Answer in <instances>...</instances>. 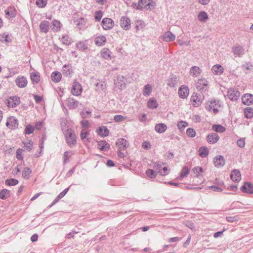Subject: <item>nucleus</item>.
I'll use <instances>...</instances> for the list:
<instances>
[{"label":"nucleus","mask_w":253,"mask_h":253,"mask_svg":"<svg viewBox=\"0 0 253 253\" xmlns=\"http://www.w3.org/2000/svg\"><path fill=\"white\" fill-rule=\"evenodd\" d=\"M186 133L189 136L194 137L196 136V132L194 129L188 128L186 130Z\"/></svg>","instance_id":"obj_56"},{"label":"nucleus","mask_w":253,"mask_h":253,"mask_svg":"<svg viewBox=\"0 0 253 253\" xmlns=\"http://www.w3.org/2000/svg\"><path fill=\"white\" fill-rule=\"evenodd\" d=\"M244 115L247 118L253 117V109L251 107H247L244 109Z\"/></svg>","instance_id":"obj_41"},{"label":"nucleus","mask_w":253,"mask_h":253,"mask_svg":"<svg viewBox=\"0 0 253 253\" xmlns=\"http://www.w3.org/2000/svg\"><path fill=\"white\" fill-rule=\"evenodd\" d=\"M101 57L106 60H110L112 58V52L107 48H103L100 51Z\"/></svg>","instance_id":"obj_18"},{"label":"nucleus","mask_w":253,"mask_h":253,"mask_svg":"<svg viewBox=\"0 0 253 253\" xmlns=\"http://www.w3.org/2000/svg\"><path fill=\"white\" fill-rule=\"evenodd\" d=\"M32 173V170L29 168H25L22 171V176L25 179H29V175Z\"/></svg>","instance_id":"obj_45"},{"label":"nucleus","mask_w":253,"mask_h":253,"mask_svg":"<svg viewBox=\"0 0 253 253\" xmlns=\"http://www.w3.org/2000/svg\"><path fill=\"white\" fill-rule=\"evenodd\" d=\"M238 146L241 148L244 147L245 145V138H242L238 139L237 141Z\"/></svg>","instance_id":"obj_59"},{"label":"nucleus","mask_w":253,"mask_h":253,"mask_svg":"<svg viewBox=\"0 0 253 253\" xmlns=\"http://www.w3.org/2000/svg\"><path fill=\"white\" fill-rule=\"evenodd\" d=\"M67 105L70 108L74 109L78 107V102L72 98H69L67 100Z\"/></svg>","instance_id":"obj_32"},{"label":"nucleus","mask_w":253,"mask_h":253,"mask_svg":"<svg viewBox=\"0 0 253 253\" xmlns=\"http://www.w3.org/2000/svg\"><path fill=\"white\" fill-rule=\"evenodd\" d=\"M10 191L4 189L0 192V199H5L9 196Z\"/></svg>","instance_id":"obj_44"},{"label":"nucleus","mask_w":253,"mask_h":253,"mask_svg":"<svg viewBox=\"0 0 253 253\" xmlns=\"http://www.w3.org/2000/svg\"><path fill=\"white\" fill-rule=\"evenodd\" d=\"M16 158L20 160H23V150L22 149L19 148L17 150Z\"/></svg>","instance_id":"obj_58"},{"label":"nucleus","mask_w":253,"mask_h":253,"mask_svg":"<svg viewBox=\"0 0 253 253\" xmlns=\"http://www.w3.org/2000/svg\"><path fill=\"white\" fill-rule=\"evenodd\" d=\"M152 91V87L149 84L145 85L143 94L145 96H149L150 95Z\"/></svg>","instance_id":"obj_46"},{"label":"nucleus","mask_w":253,"mask_h":253,"mask_svg":"<svg viewBox=\"0 0 253 253\" xmlns=\"http://www.w3.org/2000/svg\"><path fill=\"white\" fill-rule=\"evenodd\" d=\"M120 26L125 30L129 29L131 25V21L127 17H122L120 20Z\"/></svg>","instance_id":"obj_9"},{"label":"nucleus","mask_w":253,"mask_h":253,"mask_svg":"<svg viewBox=\"0 0 253 253\" xmlns=\"http://www.w3.org/2000/svg\"><path fill=\"white\" fill-rule=\"evenodd\" d=\"M18 121L14 117H9L7 118L6 125L10 129H13L18 126Z\"/></svg>","instance_id":"obj_10"},{"label":"nucleus","mask_w":253,"mask_h":253,"mask_svg":"<svg viewBox=\"0 0 253 253\" xmlns=\"http://www.w3.org/2000/svg\"><path fill=\"white\" fill-rule=\"evenodd\" d=\"M16 10L15 8L9 7L5 10L6 16L8 18L14 17L15 16Z\"/></svg>","instance_id":"obj_36"},{"label":"nucleus","mask_w":253,"mask_h":253,"mask_svg":"<svg viewBox=\"0 0 253 253\" xmlns=\"http://www.w3.org/2000/svg\"><path fill=\"white\" fill-rule=\"evenodd\" d=\"M135 28L136 31H143L145 28V24L144 22L141 20H137L135 23Z\"/></svg>","instance_id":"obj_35"},{"label":"nucleus","mask_w":253,"mask_h":253,"mask_svg":"<svg viewBox=\"0 0 253 253\" xmlns=\"http://www.w3.org/2000/svg\"><path fill=\"white\" fill-rule=\"evenodd\" d=\"M97 132L100 136L102 137H105L108 135L109 131L106 126H103L99 127L97 128Z\"/></svg>","instance_id":"obj_24"},{"label":"nucleus","mask_w":253,"mask_h":253,"mask_svg":"<svg viewBox=\"0 0 253 253\" xmlns=\"http://www.w3.org/2000/svg\"><path fill=\"white\" fill-rule=\"evenodd\" d=\"M243 103L247 105L253 103V95L251 94H246L242 97Z\"/></svg>","instance_id":"obj_19"},{"label":"nucleus","mask_w":253,"mask_h":253,"mask_svg":"<svg viewBox=\"0 0 253 253\" xmlns=\"http://www.w3.org/2000/svg\"><path fill=\"white\" fill-rule=\"evenodd\" d=\"M51 79L53 82L59 83L62 79V75L59 72L54 71L51 75Z\"/></svg>","instance_id":"obj_25"},{"label":"nucleus","mask_w":253,"mask_h":253,"mask_svg":"<svg viewBox=\"0 0 253 253\" xmlns=\"http://www.w3.org/2000/svg\"><path fill=\"white\" fill-rule=\"evenodd\" d=\"M212 71L214 75H220L223 72V68L221 65L216 64L212 67Z\"/></svg>","instance_id":"obj_27"},{"label":"nucleus","mask_w":253,"mask_h":253,"mask_svg":"<svg viewBox=\"0 0 253 253\" xmlns=\"http://www.w3.org/2000/svg\"><path fill=\"white\" fill-rule=\"evenodd\" d=\"M188 126V123L183 121L179 122L177 124V127L180 131L183 130L185 127L187 126Z\"/></svg>","instance_id":"obj_53"},{"label":"nucleus","mask_w":253,"mask_h":253,"mask_svg":"<svg viewBox=\"0 0 253 253\" xmlns=\"http://www.w3.org/2000/svg\"><path fill=\"white\" fill-rule=\"evenodd\" d=\"M179 97L182 99L186 98L189 94V90L188 87L185 85H181L178 90Z\"/></svg>","instance_id":"obj_11"},{"label":"nucleus","mask_w":253,"mask_h":253,"mask_svg":"<svg viewBox=\"0 0 253 253\" xmlns=\"http://www.w3.org/2000/svg\"><path fill=\"white\" fill-rule=\"evenodd\" d=\"M68 190L69 188H67L61 192L57 196L56 201H57L59 199L62 198L66 195Z\"/></svg>","instance_id":"obj_62"},{"label":"nucleus","mask_w":253,"mask_h":253,"mask_svg":"<svg viewBox=\"0 0 253 253\" xmlns=\"http://www.w3.org/2000/svg\"><path fill=\"white\" fill-rule=\"evenodd\" d=\"M212 129L217 132H223L225 131L226 128L224 126L220 125H214L212 126Z\"/></svg>","instance_id":"obj_40"},{"label":"nucleus","mask_w":253,"mask_h":253,"mask_svg":"<svg viewBox=\"0 0 253 253\" xmlns=\"http://www.w3.org/2000/svg\"><path fill=\"white\" fill-rule=\"evenodd\" d=\"M83 91L82 85L78 82H75L72 85L71 89L72 94L76 96H80Z\"/></svg>","instance_id":"obj_5"},{"label":"nucleus","mask_w":253,"mask_h":253,"mask_svg":"<svg viewBox=\"0 0 253 253\" xmlns=\"http://www.w3.org/2000/svg\"><path fill=\"white\" fill-rule=\"evenodd\" d=\"M114 25V21L111 18H104L102 21V26L103 28L105 30L112 29Z\"/></svg>","instance_id":"obj_7"},{"label":"nucleus","mask_w":253,"mask_h":253,"mask_svg":"<svg viewBox=\"0 0 253 253\" xmlns=\"http://www.w3.org/2000/svg\"><path fill=\"white\" fill-rule=\"evenodd\" d=\"M191 175L194 185H200L205 181L204 178V170L200 166H196L193 168L192 169Z\"/></svg>","instance_id":"obj_1"},{"label":"nucleus","mask_w":253,"mask_h":253,"mask_svg":"<svg viewBox=\"0 0 253 253\" xmlns=\"http://www.w3.org/2000/svg\"><path fill=\"white\" fill-rule=\"evenodd\" d=\"M40 28L42 32L46 33L49 29V23L47 21L42 22L40 25Z\"/></svg>","instance_id":"obj_30"},{"label":"nucleus","mask_w":253,"mask_h":253,"mask_svg":"<svg viewBox=\"0 0 253 253\" xmlns=\"http://www.w3.org/2000/svg\"><path fill=\"white\" fill-rule=\"evenodd\" d=\"M6 185L8 186H14L17 185L19 181L18 180L14 178L7 179L5 181Z\"/></svg>","instance_id":"obj_47"},{"label":"nucleus","mask_w":253,"mask_h":253,"mask_svg":"<svg viewBox=\"0 0 253 253\" xmlns=\"http://www.w3.org/2000/svg\"><path fill=\"white\" fill-rule=\"evenodd\" d=\"M16 85L20 87H25L28 83L27 79L24 76H19L15 80Z\"/></svg>","instance_id":"obj_13"},{"label":"nucleus","mask_w":253,"mask_h":253,"mask_svg":"<svg viewBox=\"0 0 253 253\" xmlns=\"http://www.w3.org/2000/svg\"><path fill=\"white\" fill-rule=\"evenodd\" d=\"M162 165L159 163H155L154 168L158 170V172L162 176H165L169 174V169L167 167H164L163 169H161Z\"/></svg>","instance_id":"obj_14"},{"label":"nucleus","mask_w":253,"mask_h":253,"mask_svg":"<svg viewBox=\"0 0 253 253\" xmlns=\"http://www.w3.org/2000/svg\"><path fill=\"white\" fill-rule=\"evenodd\" d=\"M230 177L233 181H239L241 180V174L239 170L234 169L231 171Z\"/></svg>","instance_id":"obj_23"},{"label":"nucleus","mask_w":253,"mask_h":253,"mask_svg":"<svg viewBox=\"0 0 253 253\" xmlns=\"http://www.w3.org/2000/svg\"><path fill=\"white\" fill-rule=\"evenodd\" d=\"M66 142L69 147L72 148L77 144V136L75 131L72 129H68L64 132Z\"/></svg>","instance_id":"obj_2"},{"label":"nucleus","mask_w":253,"mask_h":253,"mask_svg":"<svg viewBox=\"0 0 253 253\" xmlns=\"http://www.w3.org/2000/svg\"><path fill=\"white\" fill-rule=\"evenodd\" d=\"M61 41L63 44L69 45L71 43V40L68 36H63L61 38Z\"/></svg>","instance_id":"obj_51"},{"label":"nucleus","mask_w":253,"mask_h":253,"mask_svg":"<svg viewBox=\"0 0 253 253\" xmlns=\"http://www.w3.org/2000/svg\"><path fill=\"white\" fill-rule=\"evenodd\" d=\"M77 26L80 29H84L85 27L86 21L84 18H81L77 21Z\"/></svg>","instance_id":"obj_43"},{"label":"nucleus","mask_w":253,"mask_h":253,"mask_svg":"<svg viewBox=\"0 0 253 253\" xmlns=\"http://www.w3.org/2000/svg\"><path fill=\"white\" fill-rule=\"evenodd\" d=\"M142 146L145 149H149L151 148V145L149 142L145 141L142 143Z\"/></svg>","instance_id":"obj_63"},{"label":"nucleus","mask_w":253,"mask_h":253,"mask_svg":"<svg viewBox=\"0 0 253 253\" xmlns=\"http://www.w3.org/2000/svg\"><path fill=\"white\" fill-rule=\"evenodd\" d=\"M90 132L89 129L82 128L80 133V138L84 142H85V140L86 139V140L89 142V139L87 138V136L89 135Z\"/></svg>","instance_id":"obj_28"},{"label":"nucleus","mask_w":253,"mask_h":253,"mask_svg":"<svg viewBox=\"0 0 253 253\" xmlns=\"http://www.w3.org/2000/svg\"><path fill=\"white\" fill-rule=\"evenodd\" d=\"M114 120L117 122L124 121L126 120V118L122 115H116L114 116Z\"/></svg>","instance_id":"obj_64"},{"label":"nucleus","mask_w":253,"mask_h":253,"mask_svg":"<svg viewBox=\"0 0 253 253\" xmlns=\"http://www.w3.org/2000/svg\"><path fill=\"white\" fill-rule=\"evenodd\" d=\"M72 72V71L71 68L69 67L68 66L64 65L63 67L62 72L65 76H67L68 75H70L71 74Z\"/></svg>","instance_id":"obj_50"},{"label":"nucleus","mask_w":253,"mask_h":253,"mask_svg":"<svg viewBox=\"0 0 253 253\" xmlns=\"http://www.w3.org/2000/svg\"><path fill=\"white\" fill-rule=\"evenodd\" d=\"M107 42L106 37L103 35H99L94 39L95 44L97 46H102L105 44Z\"/></svg>","instance_id":"obj_17"},{"label":"nucleus","mask_w":253,"mask_h":253,"mask_svg":"<svg viewBox=\"0 0 253 253\" xmlns=\"http://www.w3.org/2000/svg\"><path fill=\"white\" fill-rule=\"evenodd\" d=\"M116 144L118 147V150L124 151L128 146V142L124 138H119L117 140Z\"/></svg>","instance_id":"obj_8"},{"label":"nucleus","mask_w":253,"mask_h":253,"mask_svg":"<svg viewBox=\"0 0 253 253\" xmlns=\"http://www.w3.org/2000/svg\"><path fill=\"white\" fill-rule=\"evenodd\" d=\"M175 36L170 32H167L163 36V39L166 42H170L174 40Z\"/></svg>","instance_id":"obj_29"},{"label":"nucleus","mask_w":253,"mask_h":253,"mask_svg":"<svg viewBox=\"0 0 253 253\" xmlns=\"http://www.w3.org/2000/svg\"><path fill=\"white\" fill-rule=\"evenodd\" d=\"M73 152L71 151H68L64 153L63 159L64 163H66L72 156Z\"/></svg>","instance_id":"obj_49"},{"label":"nucleus","mask_w":253,"mask_h":253,"mask_svg":"<svg viewBox=\"0 0 253 253\" xmlns=\"http://www.w3.org/2000/svg\"><path fill=\"white\" fill-rule=\"evenodd\" d=\"M201 73V69L199 67L197 66H194L191 68L190 71V75L193 77H197Z\"/></svg>","instance_id":"obj_37"},{"label":"nucleus","mask_w":253,"mask_h":253,"mask_svg":"<svg viewBox=\"0 0 253 253\" xmlns=\"http://www.w3.org/2000/svg\"><path fill=\"white\" fill-rule=\"evenodd\" d=\"M213 162L214 166L216 167H221L224 165L225 160L223 156L218 155L216 156L213 159Z\"/></svg>","instance_id":"obj_15"},{"label":"nucleus","mask_w":253,"mask_h":253,"mask_svg":"<svg viewBox=\"0 0 253 253\" xmlns=\"http://www.w3.org/2000/svg\"><path fill=\"white\" fill-rule=\"evenodd\" d=\"M167 129V126L164 123L158 124L155 126V129L156 131L159 133L165 132Z\"/></svg>","instance_id":"obj_26"},{"label":"nucleus","mask_w":253,"mask_h":253,"mask_svg":"<svg viewBox=\"0 0 253 253\" xmlns=\"http://www.w3.org/2000/svg\"><path fill=\"white\" fill-rule=\"evenodd\" d=\"M158 106L157 102L156 99L153 98H150L147 102V106L151 109L157 108Z\"/></svg>","instance_id":"obj_38"},{"label":"nucleus","mask_w":253,"mask_h":253,"mask_svg":"<svg viewBox=\"0 0 253 253\" xmlns=\"http://www.w3.org/2000/svg\"><path fill=\"white\" fill-rule=\"evenodd\" d=\"M81 124L82 126V129L85 128L88 129L89 127V123L87 120H83L81 122Z\"/></svg>","instance_id":"obj_61"},{"label":"nucleus","mask_w":253,"mask_h":253,"mask_svg":"<svg viewBox=\"0 0 253 253\" xmlns=\"http://www.w3.org/2000/svg\"><path fill=\"white\" fill-rule=\"evenodd\" d=\"M40 75L37 72H33L30 73V79L33 84H37L40 81Z\"/></svg>","instance_id":"obj_22"},{"label":"nucleus","mask_w":253,"mask_h":253,"mask_svg":"<svg viewBox=\"0 0 253 253\" xmlns=\"http://www.w3.org/2000/svg\"><path fill=\"white\" fill-rule=\"evenodd\" d=\"M190 101L194 107H198L201 105L203 98L200 94L194 93L191 96Z\"/></svg>","instance_id":"obj_3"},{"label":"nucleus","mask_w":253,"mask_h":253,"mask_svg":"<svg viewBox=\"0 0 253 253\" xmlns=\"http://www.w3.org/2000/svg\"><path fill=\"white\" fill-rule=\"evenodd\" d=\"M198 18L201 22H205L208 19V14L205 11H201L198 15Z\"/></svg>","instance_id":"obj_42"},{"label":"nucleus","mask_w":253,"mask_h":253,"mask_svg":"<svg viewBox=\"0 0 253 253\" xmlns=\"http://www.w3.org/2000/svg\"><path fill=\"white\" fill-rule=\"evenodd\" d=\"M219 140V136L215 133L209 134L207 137V140L210 144H214Z\"/></svg>","instance_id":"obj_16"},{"label":"nucleus","mask_w":253,"mask_h":253,"mask_svg":"<svg viewBox=\"0 0 253 253\" xmlns=\"http://www.w3.org/2000/svg\"><path fill=\"white\" fill-rule=\"evenodd\" d=\"M97 146L101 150L107 151L110 148V145L105 141H99Z\"/></svg>","instance_id":"obj_31"},{"label":"nucleus","mask_w":253,"mask_h":253,"mask_svg":"<svg viewBox=\"0 0 253 253\" xmlns=\"http://www.w3.org/2000/svg\"><path fill=\"white\" fill-rule=\"evenodd\" d=\"M242 191L250 194L253 193V184L249 182H245L242 187Z\"/></svg>","instance_id":"obj_20"},{"label":"nucleus","mask_w":253,"mask_h":253,"mask_svg":"<svg viewBox=\"0 0 253 253\" xmlns=\"http://www.w3.org/2000/svg\"><path fill=\"white\" fill-rule=\"evenodd\" d=\"M47 3V0H37L36 4L39 7H44Z\"/></svg>","instance_id":"obj_55"},{"label":"nucleus","mask_w":253,"mask_h":253,"mask_svg":"<svg viewBox=\"0 0 253 253\" xmlns=\"http://www.w3.org/2000/svg\"><path fill=\"white\" fill-rule=\"evenodd\" d=\"M20 103L19 97L14 96L8 98L6 104L8 108H14L19 105Z\"/></svg>","instance_id":"obj_4"},{"label":"nucleus","mask_w":253,"mask_h":253,"mask_svg":"<svg viewBox=\"0 0 253 253\" xmlns=\"http://www.w3.org/2000/svg\"><path fill=\"white\" fill-rule=\"evenodd\" d=\"M207 109L210 112L214 114L218 112L219 106L216 104L215 101H211L206 107Z\"/></svg>","instance_id":"obj_12"},{"label":"nucleus","mask_w":253,"mask_h":253,"mask_svg":"<svg viewBox=\"0 0 253 253\" xmlns=\"http://www.w3.org/2000/svg\"><path fill=\"white\" fill-rule=\"evenodd\" d=\"M189 169L187 166L184 167L180 172V175L179 179L182 180L184 177L189 174Z\"/></svg>","instance_id":"obj_39"},{"label":"nucleus","mask_w":253,"mask_h":253,"mask_svg":"<svg viewBox=\"0 0 253 253\" xmlns=\"http://www.w3.org/2000/svg\"><path fill=\"white\" fill-rule=\"evenodd\" d=\"M34 129L35 128L33 126L28 125L26 126L25 128V133L26 134H30L34 132Z\"/></svg>","instance_id":"obj_57"},{"label":"nucleus","mask_w":253,"mask_h":253,"mask_svg":"<svg viewBox=\"0 0 253 253\" xmlns=\"http://www.w3.org/2000/svg\"><path fill=\"white\" fill-rule=\"evenodd\" d=\"M198 152L201 157L206 158L208 156L209 150L206 146H202L199 148Z\"/></svg>","instance_id":"obj_33"},{"label":"nucleus","mask_w":253,"mask_h":253,"mask_svg":"<svg viewBox=\"0 0 253 253\" xmlns=\"http://www.w3.org/2000/svg\"><path fill=\"white\" fill-rule=\"evenodd\" d=\"M240 93L237 90L233 88H230L228 90L227 96L233 101H237L240 97Z\"/></svg>","instance_id":"obj_6"},{"label":"nucleus","mask_w":253,"mask_h":253,"mask_svg":"<svg viewBox=\"0 0 253 253\" xmlns=\"http://www.w3.org/2000/svg\"><path fill=\"white\" fill-rule=\"evenodd\" d=\"M146 174L148 177L151 179L155 178L157 175V173L155 172L153 170L150 169L146 170Z\"/></svg>","instance_id":"obj_52"},{"label":"nucleus","mask_w":253,"mask_h":253,"mask_svg":"<svg viewBox=\"0 0 253 253\" xmlns=\"http://www.w3.org/2000/svg\"><path fill=\"white\" fill-rule=\"evenodd\" d=\"M244 48L241 46H237L234 48V53L235 54L240 56L243 54L244 52Z\"/></svg>","instance_id":"obj_48"},{"label":"nucleus","mask_w":253,"mask_h":253,"mask_svg":"<svg viewBox=\"0 0 253 253\" xmlns=\"http://www.w3.org/2000/svg\"><path fill=\"white\" fill-rule=\"evenodd\" d=\"M102 15L103 14L101 11H96L94 15L95 20L97 21H99L102 18Z\"/></svg>","instance_id":"obj_60"},{"label":"nucleus","mask_w":253,"mask_h":253,"mask_svg":"<svg viewBox=\"0 0 253 253\" xmlns=\"http://www.w3.org/2000/svg\"><path fill=\"white\" fill-rule=\"evenodd\" d=\"M152 3V0H140V2H139L140 6L144 7L150 5Z\"/></svg>","instance_id":"obj_54"},{"label":"nucleus","mask_w":253,"mask_h":253,"mask_svg":"<svg viewBox=\"0 0 253 253\" xmlns=\"http://www.w3.org/2000/svg\"><path fill=\"white\" fill-rule=\"evenodd\" d=\"M62 26L60 21L57 20H54L51 22V29L54 32H58L60 30Z\"/></svg>","instance_id":"obj_21"},{"label":"nucleus","mask_w":253,"mask_h":253,"mask_svg":"<svg viewBox=\"0 0 253 253\" xmlns=\"http://www.w3.org/2000/svg\"><path fill=\"white\" fill-rule=\"evenodd\" d=\"M25 150L30 151L32 150L33 146V142L32 140L27 139L22 142Z\"/></svg>","instance_id":"obj_34"}]
</instances>
